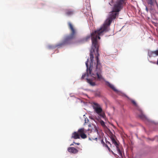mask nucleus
<instances>
[{"mask_svg":"<svg viewBox=\"0 0 158 158\" xmlns=\"http://www.w3.org/2000/svg\"><path fill=\"white\" fill-rule=\"evenodd\" d=\"M118 14H109V17L106 20L103 25L98 30L95 31L91 34V40L93 46L94 48L90 51V62L89 66H88L89 59H87L85 62L87 67L86 73H84L81 77V79H84L86 75H89L98 80H104L102 73V66L98 58V39H100V36L103 35L109 30V26L113 19H115Z\"/></svg>","mask_w":158,"mask_h":158,"instance_id":"obj_1","label":"nucleus"},{"mask_svg":"<svg viewBox=\"0 0 158 158\" xmlns=\"http://www.w3.org/2000/svg\"><path fill=\"white\" fill-rule=\"evenodd\" d=\"M68 25L69 29L70 30L71 34L70 35L65 36L61 43L56 45V47H61L70 44L72 43V40L75 38L77 34V31L70 22L68 23Z\"/></svg>","mask_w":158,"mask_h":158,"instance_id":"obj_2","label":"nucleus"},{"mask_svg":"<svg viewBox=\"0 0 158 158\" xmlns=\"http://www.w3.org/2000/svg\"><path fill=\"white\" fill-rule=\"evenodd\" d=\"M109 136L110 137L113 143L116 147L118 154L121 157H122L123 151L121 146L119 143H118V142L115 140L114 139L115 136L111 132H110L109 133Z\"/></svg>","mask_w":158,"mask_h":158,"instance_id":"obj_3","label":"nucleus"},{"mask_svg":"<svg viewBox=\"0 0 158 158\" xmlns=\"http://www.w3.org/2000/svg\"><path fill=\"white\" fill-rule=\"evenodd\" d=\"M80 136L82 139L87 138V135L85 134V129L83 128L79 129L77 132H74L72 133V138L74 139H80Z\"/></svg>","mask_w":158,"mask_h":158,"instance_id":"obj_4","label":"nucleus"},{"mask_svg":"<svg viewBox=\"0 0 158 158\" xmlns=\"http://www.w3.org/2000/svg\"><path fill=\"white\" fill-rule=\"evenodd\" d=\"M93 107L95 112L100 116L104 118L105 116V114L102 112V110L101 108L99 107V106L98 103L94 102L93 104Z\"/></svg>","mask_w":158,"mask_h":158,"instance_id":"obj_5","label":"nucleus"},{"mask_svg":"<svg viewBox=\"0 0 158 158\" xmlns=\"http://www.w3.org/2000/svg\"><path fill=\"white\" fill-rule=\"evenodd\" d=\"M68 151L69 152H71L73 154L77 153L78 151L76 148L74 147H69L68 148Z\"/></svg>","mask_w":158,"mask_h":158,"instance_id":"obj_6","label":"nucleus"},{"mask_svg":"<svg viewBox=\"0 0 158 158\" xmlns=\"http://www.w3.org/2000/svg\"><path fill=\"white\" fill-rule=\"evenodd\" d=\"M106 85L110 88L112 89L114 91L117 93L118 92V91L115 88L113 85L111 84L109 82L107 81H106Z\"/></svg>","mask_w":158,"mask_h":158,"instance_id":"obj_7","label":"nucleus"},{"mask_svg":"<svg viewBox=\"0 0 158 158\" xmlns=\"http://www.w3.org/2000/svg\"><path fill=\"white\" fill-rule=\"evenodd\" d=\"M65 14L68 16H70L73 14V11L70 9H67L65 10Z\"/></svg>","mask_w":158,"mask_h":158,"instance_id":"obj_8","label":"nucleus"},{"mask_svg":"<svg viewBox=\"0 0 158 158\" xmlns=\"http://www.w3.org/2000/svg\"><path fill=\"white\" fill-rule=\"evenodd\" d=\"M87 82L90 84L91 85L94 86L95 85V83L92 81L90 79H86Z\"/></svg>","mask_w":158,"mask_h":158,"instance_id":"obj_9","label":"nucleus"},{"mask_svg":"<svg viewBox=\"0 0 158 158\" xmlns=\"http://www.w3.org/2000/svg\"><path fill=\"white\" fill-rule=\"evenodd\" d=\"M140 114L138 115V116L139 117L141 118H145V116L143 114L142 111L141 110H139Z\"/></svg>","mask_w":158,"mask_h":158,"instance_id":"obj_10","label":"nucleus"},{"mask_svg":"<svg viewBox=\"0 0 158 158\" xmlns=\"http://www.w3.org/2000/svg\"><path fill=\"white\" fill-rule=\"evenodd\" d=\"M131 102L135 106H137V104L134 100H131Z\"/></svg>","mask_w":158,"mask_h":158,"instance_id":"obj_11","label":"nucleus"},{"mask_svg":"<svg viewBox=\"0 0 158 158\" xmlns=\"http://www.w3.org/2000/svg\"><path fill=\"white\" fill-rule=\"evenodd\" d=\"M90 37L89 36H88L86 37L85 39H84L83 40V41H87L89 39Z\"/></svg>","mask_w":158,"mask_h":158,"instance_id":"obj_12","label":"nucleus"},{"mask_svg":"<svg viewBox=\"0 0 158 158\" xmlns=\"http://www.w3.org/2000/svg\"><path fill=\"white\" fill-rule=\"evenodd\" d=\"M152 53L156 54V55L158 56V50L153 51L152 52Z\"/></svg>","mask_w":158,"mask_h":158,"instance_id":"obj_13","label":"nucleus"},{"mask_svg":"<svg viewBox=\"0 0 158 158\" xmlns=\"http://www.w3.org/2000/svg\"><path fill=\"white\" fill-rule=\"evenodd\" d=\"M108 150L110 152H111L115 156H116L117 155L116 154H115V153H114L112 151L110 148H109V149H108Z\"/></svg>","mask_w":158,"mask_h":158,"instance_id":"obj_14","label":"nucleus"},{"mask_svg":"<svg viewBox=\"0 0 158 158\" xmlns=\"http://www.w3.org/2000/svg\"><path fill=\"white\" fill-rule=\"evenodd\" d=\"M101 125L102 126H105V123L103 121H101Z\"/></svg>","mask_w":158,"mask_h":158,"instance_id":"obj_15","label":"nucleus"},{"mask_svg":"<svg viewBox=\"0 0 158 158\" xmlns=\"http://www.w3.org/2000/svg\"><path fill=\"white\" fill-rule=\"evenodd\" d=\"M101 142L102 143V144H103V146L104 145H105V144H106V143H105V142H104L103 139H102L101 140Z\"/></svg>","mask_w":158,"mask_h":158,"instance_id":"obj_16","label":"nucleus"},{"mask_svg":"<svg viewBox=\"0 0 158 158\" xmlns=\"http://www.w3.org/2000/svg\"><path fill=\"white\" fill-rule=\"evenodd\" d=\"M95 130H96L94 131V132L93 133H96L97 134H98V131L96 127H95Z\"/></svg>","mask_w":158,"mask_h":158,"instance_id":"obj_17","label":"nucleus"},{"mask_svg":"<svg viewBox=\"0 0 158 158\" xmlns=\"http://www.w3.org/2000/svg\"><path fill=\"white\" fill-rule=\"evenodd\" d=\"M91 139H92L93 140H96L97 139V137L93 138L92 137H91Z\"/></svg>","mask_w":158,"mask_h":158,"instance_id":"obj_18","label":"nucleus"},{"mask_svg":"<svg viewBox=\"0 0 158 158\" xmlns=\"http://www.w3.org/2000/svg\"><path fill=\"white\" fill-rule=\"evenodd\" d=\"M85 123H87L88 122V119H85Z\"/></svg>","mask_w":158,"mask_h":158,"instance_id":"obj_19","label":"nucleus"},{"mask_svg":"<svg viewBox=\"0 0 158 158\" xmlns=\"http://www.w3.org/2000/svg\"><path fill=\"white\" fill-rule=\"evenodd\" d=\"M73 143L75 144H77V145H79L80 144V143H76L75 142H73Z\"/></svg>","mask_w":158,"mask_h":158,"instance_id":"obj_20","label":"nucleus"},{"mask_svg":"<svg viewBox=\"0 0 158 158\" xmlns=\"http://www.w3.org/2000/svg\"><path fill=\"white\" fill-rule=\"evenodd\" d=\"M103 146L106 148H107L108 147V145L106 144H105V145H104Z\"/></svg>","mask_w":158,"mask_h":158,"instance_id":"obj_21","label":"nucleus"},{"mask_svg":"<svg viewBox=\"0 0 158 158\" xmlns=\"http://www.w3.org/2000/svg\"><path fill=\"white\" fill-rule=\"evenodd\" d=\"M106 143H108V144H110V145H111V144H110V143L109 142V141H107V142H106Z\"/></svg>","mask_w":158,"mask_h":158,"instance_id":"obj_22","label":"nucleus"},{"mask_svg":"<svg viewBox=\"0 0 158 158\" xmlns=\"http://www.w3.org/2000/svg\"><path fill=\"white\" fill-rule=\"evenodd\" d=\"M49 48H52L53 47L52 46H49Z\"/></svg>","mask_w":158,"mask_h":158,"instance_id":"obj_23","label":"nucleus"},{"mask_svg":"<svg viewBox=\"0 0 158 158\" xmlns=\"http://www.w3.org/2000/svg\"><path fill=\"white\" fill-rule=\"evenodd\" d=\"M73 145V144H71V145H70V146H72V145Z\"/></svg>","mask_w":158,"mask_h":158,"instance_id":"obj_24","label":"nucleus"},{"mask_svg":"<svg viewBox=\"0 0 158 158\" xmlns=\"http://www.w3.org/2000/svg\"><path fill=\"white\" fill-rule=\"evenodd\" d=\"M108 149H109V148H110L108 146L107 147Z\"/></svg>","mask_w":158,"mask_h":158,"instance_id":"obj_25","label":"nucleus"},{"mask_svg":"<svg viewBox=\"0 0 158 158\" xmlns=\"http://www.w3.org/2000/svg\"><path fill=\"white\" fill-rule=\"evenodd\" d=\"M146 10H148V9H147V7H146Z\"/></svg>","mask_w":158,"mask_h":158,"instance_id":"obj_26","label":"nucleus"},{"mask_svg":"<svg viewBox=\"0 0 158 158\" xmlns=\"http://www.w3.org/2000/svg\"><path fill=\"white\" fill-rule=\"evenodd\" d=\"M90 125H88V126H90Z\"/></svg>","mask_w":158,"mask_h":158,"instance_id":"obj_27","label":"nucleus"}]
</instances>
